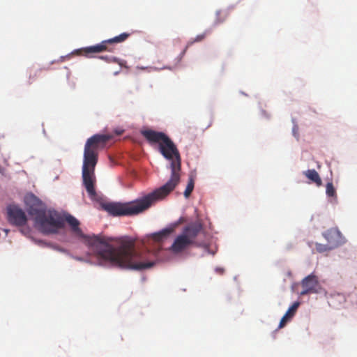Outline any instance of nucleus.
I'll return each instance as SVG.
<instances>
[{
    "label": "nucleus",
    "instance_id": "nucleus-1",
    "mask_svg": "<svg viewBox=\"0 0 357 357\" xmlns=\"http://www.w3.org/2000/svg\"><path fill=\"white\" fill-rule=\"evenodd\" d=\"M66 220L75 236L83 241L102 266L142 271L155 264L153 261H144L143 256L135 249L133 239L123 238L114 241L102 235H85L75 217L68 215Z\"/></svg>",
    "mask_w": 357,
    "mask_h": 357
},
{
    "label": "nucleus",
    "instance_id": "nucleus-2",
    "mask_svg": "<svg viewBox=\"0 0 357 357\" xmlns=\"http://www.w3.org/2000/svg\"><path fill=\"white\" fill-rule=\"evenodd\" d=\"M141 133L150 144L158 143L160 153L166 159L171 160V177L165 185L140 199L127 203L107 204L105 209L112 215L132 216L143 213L167 196L180 181L181 159L179 151L172 140L162 132L149 129L142 130Z\"/></svg>",
    "mask_w": 357,
    "mask_h": 357
},
{
    "label": "nucleus",
    "instance_id": "nucleus-3",
    "mask_svg": "<svg viewBox=\"0 0 357 357\" xmlns=\"http://www.w3.org/2000/svg\"><path fill=\"white\" fill-rule=\"evenodd\" d=\"M111 139L112 135H110L96 134L89 138L84 146L82 180L86 190L91 199H95L96 197L94 172L98 162V151L103 149L106 143Z\"/></svg>",
    "mask_w": 357,
    "mask_h": 357
},
{
    "label": "nucleus",
    "instance_id": "nucleus-4",
    "mask_svg": "<svg viewBox=\"0 0 357 357\" xmlns=\"http://www.w3.org/2000/svg\"><path fill=\"white\" fill-rule=\"evenodd\" d=\"M30 213L35 215L36 227L43 234H56L64 227V219L54 210L31 208Z\"/></svg>",
    "mask_w": 357,
    "mask_h": 357
},
{
    "label": "nucleus",
    "instance_id": "nucleus-5",
    "mask_svg": "<svg viewBox=\"0 0 357 357\" xmlns=\"http://www.w3.org/2000/svg\"><path fill=\"white\" fill-rule=\"evenodd\" d=\"M202 231L203 227L201 223L188 225L183 229V232L175 238L169 250L174 254H178L190 245L199 246L200 244L196 242L195 239Z\"/></svg>",
    "mask_w": 357,
    "mask_h": 357
},
{
    "label": "nucleus",
    "instance_id": "nucleus-6",
    "mask_svg": "<svg viewBox=\"0 0 357 357\" xmlns=\"http://www.w3.org/2000/svg\"><path fill=\"white\" fill-rule=\"evenodd\" d=\"M130 36V33H122L112 38L102 40L101 43L95 45L76 50L73 54L77 55H84L86 57H92L93 54H98L103 52H112L114 50V45L115 43H121L124 42L129 38Z\"/></svg>",
    "mask_w": 357,
    "mask_h": 357
},
{
    "label": "nucleus",
    "instance_id": "nucleus-7",
    "mask_svg": "<svg viewBox=\"0 0 357 357\" xmlns=\"http://www.w3.org/2000/svg\"><path fill=\"white\" fill-rule=\"evenodd\" d=\"M8 222L16 226H22L26 223L27 218L24 211L15 205H10L7 207Z\"/></svg>",
    "mask_w": 357,
    "mask_h": 357
},
{
    "label": "nucleus",
    "instance_id": "nucleus-8",
    "mask_svg": "<svg viewBox=\"0 0 357 357\" xmlns=\"http://www.w3.org/2000/svg\"><path fill=\"white\" fill-rule=\"evenodd\" d=\"M322 236L333 249L337 248L345 242V238L337 228H331L323 232Z\"/></svg>",
    "mask_w": 357,
    "mask_h": 357
},
{
    "label": "nucleus",
    "instance_id": "nucleus-9",
    "mask_svg": "<svg viewBox=\"0 0 357 357\" xmlns=\"http://www.w3.org/2000/svg\"><path fill=\"white\" fill-rule=\"evenodd\" d=\"M303 290L301 295H306L308 294L317 293L319 282L317 277L314 275H309L305 277L301 282Z\"/></svg>",
    "mask_w": 357,
    "mask_h": 357
},
{
    "label": "nucleus",
    "instance_id": "nucleus-10",
    "mask_svg": "<svg viewBox=\"0 0 357 357\" xmlns=\"http://www.w3.org/2000/svg\"><path fill=\"white\" fill-rule=\"evenodd\" d=\"M299 305H300L299 302H295L288 309L287 312L284 314V315L282 317V319L280 320V324H279V328H283L285 326L287 321L294 317V315L295 314L298 307H299Z\"/></svg>",
    "mask_w": 357,
    "mask_h": 357
},
{
    "label": "nucleus",
    "instance_id": "nucleus-11",
    "mask_svg": "<svg viewBox=\"0 0 357 357\" xmlns=\"http://www.w3.org/2000/svg\"><path fill=\"white\" fill-rule=\"evenodd\" d=\"M174 231V227H169L161 231L151 234V238L155 242H160L166 239Z\"/></svg>",
    "mask_w": 357,
    "mask_h": 357
},
{
    "label": "nucleus",
    "instance_id": "nucleus-12",
    "mask_svg": "<svg viewBox=\"0 0 357 357\" xmlns=\"http://www.w3.org/2000/svg\"><path fill=\"white\" fill-rule=\"evenodd\" d=\"M303 174L317 186L319 187L322 185L321 178L315 169H308L304 172Z\"/></svg>",
    "mask_w": 357,
    "mask_h": 357
},
{
    "label": "nucleus",
    "instance_id": "nucleus-13",
    "mask_svg": "<svg viewBox=\"0 0 357 357\" xmlns=\"http://www.w3.org/2000/svg\"><path fill=\"white\" fill-rule=\"evenodd\" d=\"M208 32L207 31H205L204 33H202V34H199L197 35L192 40H190L188 43L186 47H185V49L183 50V52L181 53V58H182L183 56V55L185 54L187 49L191 45H192L194 43H197V42H201L206 37V36L208 35Z\"/></svg>",
    "mask_w": 357,
    "mask_h": 357
},
{
    "label": "nucleus",
    "instance_id": "nucleus-14",
    "mask_svg": "<svg viewBox=\"0 0 357 357\" xmlns=\"http://www.w3.org/2000/svg\"><path fill=\"white\" fill-rule=\"evenodd\" d=\"M326 193L328 197H337L336 190L335 188L333 186V183L329 182L326 184Z\"/></svg>",
    "mask_w": 357,
    "mask_h": 357
},
{
    "label": "nucleus",
    "instance_id": "nucleus-15",
    "mask_svg": "<svg viewBox=\"0 0 357 357\" xmlns=\"http://www.w3.org/2000/svg\"><path fill=\"white\" fill-rule=\"evenodd\" d=\"M314 246L317 252L319 253L333 250V248L328 243L327 245H324L319 243H315Z\"/></svg>",
    "mask_w": 357,
    "mask_h": 357
},
{
    "label": "nucleus",
    "instance_id": "nucleus-16",
    "mask_svg": "<svg viewBox=\"0 0 357 357\" xmlns=\"http://www.w3.org/2000/svg\"><path fill=\"white\" fill-rule=\"evenodd\" d=\"M194 185H195L194 179L192 177H190L189 178L188 183L186 186V188L184 191V196L185 197H188L190 196V195L191 194V192H192V190L194 189Z\"/></svg>",
    "mask_w": 357,
    "mask_h": 357
},
{
    "label": "nucleus",
    "instance_id": "nucleus-17",
    "mask_svg": "<svg viewBox=\"0 0 357 357\" xmlns=\"http://www.w3.org/2000/svg\"><path fill=\"white\" fill-rule=\"evenodd\" d=\"M226 17H227L226 14H225L221 10H218L216 12L215 24H220V23L223 22L225 20Z\"/></svg>",
    "mask_w": 357,
    "mask_h": 357
},
{
    "label": "nucleus",
    "instance_id": "nucleus-18",
    "mask_svg": "<svg viewBox=\"0 0 357 357\" xmlns=\"http://www.w3.org/2000/svg\"><path fill=\"white\" fill-rule=\"evenodd\" d=\"M216 271L220 273H222L223 272V269L222 268H217Z\"/></svg>",
    "mask_w": 357,
    "mask_h": 357
},
{
    "label": "nucleus",
    "instance_id": "nucleus-19",
    "mask_svg": "<svg viewBox=\"0 0 357 357\" xmlns=\"http://www.w3.org/2000/svg\"><path fill=\"white\" fill-rule=\"evenodd\" d=\"M122 132H123V130L116 131V135H121V134H122Z\"/></svg>",
    "mask_w": 357,
    "mask_h": 357
},
{
    "label": "nucleus",
    "instance_id": "nucleus-20",
    "mask_svg": "<svg viewBox=\"0 0 357 357\" xmlns=\"http://www.w3.org/2000/svg\"><path fill=\"white\" fill-rule=\"evenodd\" d=\"M100 58H101L102 59H106V57H104V56H101Z\"/></svg>",
    "mask_w": 357,
    "mask_h": 357
}]
</instances>
